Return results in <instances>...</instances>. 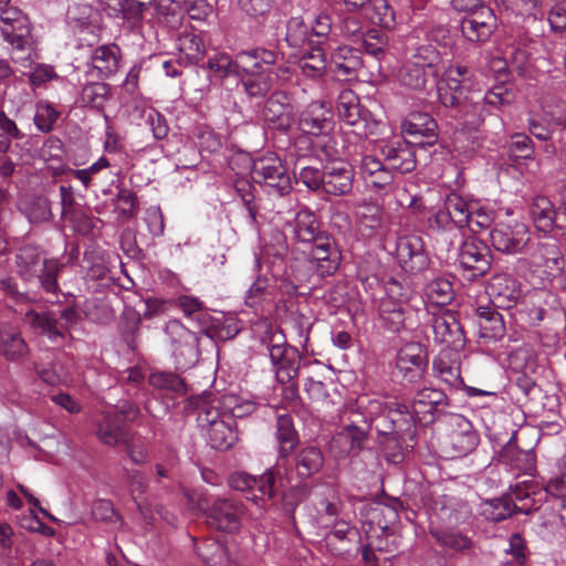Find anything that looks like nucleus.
<instances>
[{"label":"nucleus","instance_id":"obj_51","mask_svg":"<svg viewBox=\"0 0 566 566\" xmlns=\"http://www.w3.org/2000/svg\"><path fill=\"white\" fill-rule=\"evenodd\" d=\"M474 202H468L457 192L449 193L444 199V207L450 212L454 226L459 229L470 223L471 208Z\"/></svg>","mask_w":566,"mask_h":566},{"label":"nucleus","instance_id":"obj_43","mask_svg":"<svg viewBox=\"0 0 566 566\" xmlns=\"http://www.w3.org/2000/svg\"><path fill=\"white\" fill-rule=\"evenodd\" d=\"M199 555L207 566H234L228 548L219 541H207L199 547Z\"/></svg>","mask_w":566,"mask_h":566},{"label":"nucleus","instance_id":"obj_41","mask_svg":"<svg viewBox=\"0 0 566 566\" xmlns=\"http://www.w3.org/2000/svg\"><path fill=\"white\" fill-rule=\"evenodd\" d=\"M454 297L452 283L444 277L430 281L424 289V298L432 306L443 307Z\"/></svg>","mask_w":566,"mask_h":566},{"label":"nucleus","instance_id":"obj_45","mask_svg":"<svg viewBox=\"0 0 566 566\" xmlns=\"http://www.w3.org/2000/svg\"><path fill=\"white\" fill-rule=\"evenodd\" d=\"M276 440L279 452L282 458L287 457L297 443V433L294 429L292 418L281 415L276 420Z\"/></svg>","mask_w":566,"mask_h":566},{"label":"nucleus","instance_id":"obj_6","mask_svg":"<svg viewBox=\"0 0 566 566\" xmlns=\"http://www.w3.org/2000/svg\"><path fill=\"white\" fill-rule=\"evenodd\" d=\"M252 179L269 195L282 197L292 189V180L282 159L275 153H266L253 160Z\"/></svg>","mask_w":566,"mask_h":566},{"label":"nucleus","instance_id":"obj_44","mask_svg":"<svg viewBox=\"0 0 566 566\" xmlns=\"http://www.w3.org/2000/svg\"><path fill=\"white\" fill-rule=\"evenodd\" d=\"M336 109L339 118L347 125H355L360 118L358 96L352 90H343L337 98Z\"/></svg>","mask_w":566,"mask_h":566},{"label":"nucleus","instance_id":"obj_49","mask_svg":"<svg viewBox=\"0 0 566 566\" xmlns=\"http://www.w3.org/2000/svg\"><path fill=\"white\" fill-rule=\"evenodd\" d=\"M497 213L490 203L481 205L474 202L471 208L470 223L468 227L472 232L489 230L497 221Z\"/></svg>","mask_w":566,"mask_h":566},{"label":"nucleus","instance_id":"obj_58","mask_svg":"<svg viewBox=\"0 0 566 566\" xmlns=\"http://www.w3.org/2000/svg\"><path fill=\"white\" fill-rule=\"evenodd\" d=\"M361 48L365 53L375 59L377 72L380 75L381 66L379 61L384 55L385 40L379 31L371 29L366 32L360 39Z\"/></svg>","mask_w":566,"mask_h":566},{"label":"nucleus","instance_id":"obj_31","mask_svg":"<svg viewBox=\"0 0 566 566\" xmlns=\"http://www.w3.org/2000/svg\"><path fill=\"white\" fill-rule=\"evenodd\" d=\"M437 123L427 113L415 112L411 113L402 123V133L410 137H423L428 144H431L437 138Z\"/></svg>","mask_w":566,"mask_h":566},{"label":"nucleus","instance_id":"obj_9","mask_svg":"<svg viewBox=\"0 0 566 566\" xmlns=\"http://www.w3.org/2000/svg\"><path fill=\"white\" fill-rule=\"evenodd\" d=\"M323 153L329 160L324 167V191L334 196L348 193L353 188L354 170L347 161L340 159L343 150L338 146L337 136L335 146L324 145Z\"/></svg>","mask_w":566,"mask_h":566},{"label":"nucleus","instance_id":"obj_46","mask_svg":"<svg viewBox=\"0 0 566 566\" xmlns=\"http://www.w3.org/2000/svg\"><path fill=\"white\" fill-rule=\"evenodd\" d=\"M433 371L436 377L450 388L459 389L463 385L460 365L444 356H439L433 360Z\"/></svg>","mask_w":566,"mask_h":566},{"label":"nucleus","instance_id":"obj_61","mask_svg":"<svg viewBox=\"0 0 566 566\" xmlns=\"http://www.w3.org/2000/svg\"><path fill=\"white\" fill-rule=\"evenodd\" d=\"M83 317L95 323H105L112 313L105 303L98 298H87L82 303Z\"/></svg>","mask_w":566,"mask_h":566},{"label":"nucleus","instance_id":"obj_55","mask_svg":"<svg viewBox=\"0 0 566 566\" xmlns=\"http://www.w3.org/2000/svg\"><path fill=\"white\" fill-rule=\"evenodd\" d=\"M11 45V59L22 67H30L38 57L31 41V35L8 42Z\"/></svg>","mask_w":566,"mask_h":566},{"label":"nucleus","instance_id":"obj_33","mask_svg":"<svg viewBox=\"0 0 566 566\" xmlns=\"http://www.w3.org/2000/svg\"><path fill=\"white\" fill-rule=\"evenodd\" d=\"M530 213L538 231L547 233L553 230L557 212L547 197L535 196L530 206Z\"/></svg>","mask_w":566,"mask_h":566},{"label":"nucleus","instance_id":"obj_16","mask_svg":"<svg viewBox=\"0 0 566 566\" xmlns=\"http://www.w3.org/2000/svg\"><path fill=\"white\" fill-rule=\"evenodd\" d=\"M492 245L504 253H520L530 241L528 228L524 223L514 226L497 221L490 230Z\"/></svg>","mask_w":566,"mask_h":566},{"label":"nucleus","instance_id":"obj_47","mask_svg":"<svg viewBox=\"0 0 566 566\" xmlns=\"http://www.w3.org/2000/svg\"><path fill=\"white\" fill-rule=\"evenodd\" d=\"M301 73L308 78H319L326 71V56L322 48L305 51L300 61Z\"/></svg>","mask_w":566,"mask_h":566},{"label":"nucleus","instance_id":"obj_36","mask_svg":"<svg viewBox=\"0 0 566 566\" xmlns=\"http://www.w3.org/2000/svg\"><path fill=\"white\" fill-rule=\"evenodd\" d=\"M480 336L486 339H497L504 335L505 326L502 315L491 306H480L476 310Z\"/></svg>","mask_w":566,"mask_h":566},{"label":"nucleus","instance_id":"obj_24","mask_svg":"<svg viewBox=\"0 0 566 566\" xmlns=\"http://www.w3.org/2000/svg\"><path fill=\"white\" fill-rule=\"evenodd\" d=\"M361 66L363 60L357 49L342 45L332 53L329 67L339 81L356 78Z\"/></svg>","mask_w":566,"mask_h":566},{"label":"nucleus","instance_id":"obj_11","mask_svg":"<svg viewBox=\"0 0 566 566\" xmlns=\"http://www.w3.org/2000/svg\"><path fill=\"white\" fill-rule=\"evenodd\" d=\"M298 125L305 134L321 138L316 146L322 150L324 145L335 146V138L329 135L334 127L333 115L324 103L308 104L300 115Z\"/></svg>","mask_w":566,"mask_h":566},{"label":"nucleus","instance_id":"obj_29","mask_svg":"<svg viewBox=\"0 0 566 566\" xmlns=\"http://www.w3.org/2000/svg\"><path fill=\"white\" fill-rule=\"evenodd\" d=\"M119 48L115 44L101 45L91 53L92 70L88 71L91 77L106 78L114 74L118 69Z\"/></svg>","mask_w":566,"mask_h":566},{"label":"nucleus","instance_id":"obj_28","mask_svg":"<svg viewBox=\"0 0 566 566\" xmlns=\"http://www.w3.org/2000/svg\"><path fill=\"white\" fill-rule=\"evenodd\" d=\"M95 434L106 446L114 447L126 441L127 432L119 421L116 410H103L96 421Z\"/></svg>","mask_w":566,"mask_h":566},{"label":"nucleus","instance_id":"obj_50","mask_svg":"<svg viewBox=\"0 0 566 566\" xmlns=\"http://www.w3.org/2000/svg\"><path fill=\"white\" fill-rule=\"evenodd\" d=\"M207 65L209 71L218 78L239 77L241 74L239 53H237L234 60L227 53H217L209 57Z\"/></svg>","mask_w":566,"mask_h":566},{"label":"nucleus","instance_id":"obj_52","mask_svg":"<svg viewBox=\"0 0 566 566\" xmlns=\"http://www.w3.org/2000/svg\"><path fill=\"white\" fill-rule=\"evenodd\" d=\"M437 76L428 74L421 66L408 60L400 70V82L412 90H423L428 81L434 80Z\"/></svg>","mask_w":566,"mask_h":566},{"label":"nucleus","instance_id":"obj_25","mask_svg":"<svg viewBox=\"0 0 566 566\" xmlns=\"http://www.w3.org/2000/svg\"><path fill=\"white\" fill-rule=\"evenodd\" d=\"M534 511H537V505L534 501L531 504L525 503L517 505L516 503H512V499L506 495L486 500L480 506V514L485 520L492 522L506 520L515 512L531 514Z\"/></svg>","mask_w":566,"mask_h":566},{"label":"nucleus","instance_id":"obj_35","mask_svg":"<svg viewBox=\"0 0 566 566\" xmlns=\"http://www.w3.org/2000/svg\"><path fill=\"white\" fill-rule=\"evenodd\" d=\"M265 117L280 129H287L292 123V107L289 97L281 92L274 93L268 101Z\"/></svg>","mask_w":566,"mask_h":566},{"label":"nucleus","instance_id":"obj_56","mask_svg":"<svg viewBox=\"0 0 566 566\" xmlns=\"http://www.w3.org/2000/svg\"><path fill=\"white\" fill-rule=\"evenodd\" d=\"M25 217L31 223H40L50 221L53 217L51 203L44 197L33 198L30 202L21 208Z\"/></svg>","mask_w":566,"mask_h":566},{"label":"nucleus","instance_id":"obj_12","mask_svg":"<svg viewBox=\"0 0 566 566\" xmlns=\"http://www.w3.org/2000/svg\"><path fill=\"white\" fill-rule=\"evenodd\" d=\"M474 87L473 72L465 65H451L438 83V97L446 107H454L465 99L464 93Z\"/></svg>","mask_w":566,"mask_h":566},{"label":"nucleus","instance_id":"obj_37","mask_svg":"<svg viewBox=\"0 0 566 566\" xmlns=\"http://www.w3.org/2000/svg\"><path fill=\"white\" fill-rule=\"evenodd\" d=\"M0 353L10 360L23 357L28 353V345L20 332L10 326H0Z\"/></svg>","mask_w":566,"mask_h":566},{"label":"nucleus","instance_id":"obj_34","mask_svg":"<svg viewBox=\"0 0 566 566\" xmlns=\"http://www.w3.org/2000/svg\"><path fill=\"white\" fill-rule=\"evenodd\" d=\"M501 460L516 473L532 475L535 471L536 458L532 450H521L507 444L501 453Z\"/></svg>","mask_w":566,"mask_h":566},{"label":"nucleus","instance_id":"obj_62","mask_svg":"<svg viewBox=\"0 0 566 566\" xmlns=\"http://www.w3.org/2000/svg\"><path fill=\"white\" fill-rule=\"evenodd\" d=\"M20 138H22V133L17 124L3 111H0V151L7 153L11 146V139Z\"/></svg>","mask_w":566,"mask_h":566},{"label":"nucleus","instance_id":"obj_22","mask_svg":"<svg viewBox=\"0 0 566 566\" xmlns=\"http://www.w3.org/2000/svg\"><path fill=\"white\" fill-rule=\"evenodd\" d=\"M436 342L458 349L464 345V334L460 323L450 312L434 314L431 322Z\"/></svg>","mask_w":566,"mask_h":566},{"label":"nucleus","instance_id":"obj_20","mask_svg":"<svg viewBox=\"0 0 566 566\" xmlns=\"http://www.w3.org/2000/svg\"><path fill=\"white\" fill-rule=\"evenodd\" d=\"M269 356L279 382L289 384L295 379L301 363L300 352L295 347L274 344L269 348Z\"/></svg>","mask_w":566,"mask_h":566},{"label":"nucleus","instance_id":"obj_8","mask_svg":"<svg viewBox=\"0 0 566 566\" xmlns=\"http://www.w3.org/2000/svg\"><path fill=\"white\" fill-rule=\"evenodd\" d=\"M276 470L268 469L262 475L254 476L245 472H237L230 476V486L239 492L247 493L248 501L254 503L259 509L266 510L276 492Z\"/></svg>","mask_w":566,"mask_h":566},{"label":"nucleus","instance_id":"obj_63","mask_svg":"<svg viewBox=\"0 0 566 566\" xmlns=\"http://www.w3.org/2000/svg\"><path fill=\"white\" fill-rule=\"evenodd\" d=\"M149 384L157 389H166L181 392L185 389L182 379L171 373H154L149 377Z\"/></svg>","mask_w":566,"mask_h":566},{"label":"nucleus","instance_id":"obj_15","mask_svg":"<svg viewBox=\"0 0 566 566\" xmlns=\"http://www.w3.org/2000/svg\"><path fill=\"white\" fill-rule=\"evenodd\" d=\"M396 256L405 272L420 273L428 269L430 260L419 235H402L396 242Z\"/></svg>","mask_w":566,"mask_h":566},{"label":"nucleus","instance_id":"obj_2","mask_svg":"<svg viewBox=\"0 0 566 566\" xmlns=\"http://www.w3.org/2000/svg\"><path fill=\"white\" fill-rule=\"evenodd\" d=\"M385 163L373 155L361 158L359 174L369 188L388 191L391 187L392 171L407 174L416 168V154L409 142L402 137L386 140L380 146Z\"/></svg>","mask_w":566,"mask_h":566},{"label":"nucleus","instance_id":"obj_14","mask_svg":"<svg viewBox=\"0 0 566 566\" xmlns=\"http://www.w3.org/2000/svg\"><path fill=\"white\" fill-rule=\"evenodd\" d=\"M428 358L419 343L405 344L396 357V370L403 381L413 384L421 380L427 371Z\"/></svg>","mask_w":566,"mask_h":566},{"label":"nucleus","instance_id":"obj_10","mask_svg":"<svg viewBox=\"0 0 566 566\" xmlns=\"http://www.w3.org/2000/svg\"><path fill=\"white\" fill-rule=\"evenodd\" d=\"M165 333L170 339L178 369H187L199 360V337L197 334L189 331L177 319H171L166 324Z\"/></svg>","mask_w":566,"mask_h":566},{"label":"nucleus","instance_id":"obj_27","mask_svg":"<svg viewBox=\"0 0 566 566\" xmlns=\"http://www.w3.org/2000/svg\"><path fill=\"white\" fill-rule=\"evenodd\" d=\"M0 31L7 42L31 35L28 17L14 7L0 9Z\"/></svg>","mask_w":566,"mask_h":566},{"label":"nucleus","instance_id":"obj_18","mask_svg":"<svg viewBox=\"0 0 566 566\" xmlns=\"http://www.w3.org/2000/svg\"><path fill=\"white\" fill-rule=\"evenodd\" d=\"M463 36L473 43H483L490 39L496 28V18L489 7H481L465 15L461 21Z\"/></svg>","mask_w":566,"mask_h":566},{"label":"nucleus","instance_id":"obj_1","mask_svg":"<svg viewBox=\"0 0 566 566\" xmlns=\"http://www.w3.org/2000/svg\"><path fill=\"white\" fill-rule=\"evenodd\" d=\"M293 238L310 248L308 262L318 276L333 275L340 264V251L332 235L321 228L315 213L306 208H301L287 222Z\"/></svg>","mask_w":566,"mask_h":566},{"label":"nucleus","instance_id":"obj_21","mask_svg":"<svg viewBox=\"0 0 566 566\" xmlns=\"http://www.w3.org/2000/svg\"><path fill=\"white\" fill-rule=\"evenodd\" d=\"M486 292L496 307L511 308L521 297L518 282L511 275L501 273L491 277Z\"/></svg>","mask_w":566,"mask_h":566},{"label":"nucleus","instance_id":"obj_39","mask_svg":"<svg viewBox=\"0 0 566 566\" xmlns=\"http://www.w3.org/2000/svg\"><path fill=\"white\" fill-rule=\"evenodd\" d=\"M178 50L185 66L198 63L206 53L201 36L193 32H185L178 38Z\"/></svg>","mask_w":566,"mask_h":566},{"label":"nucleus","instance_id":"obj_60","mask_svg":"<svg viewBox=\"0 0 566 566\" xmlns=\"http://www.w3.org/2000/svg\"><path fill=\"white\" fill-rule=\"evenodd\" d=\"M511 493L507 495L512 499V503H516L517 505H523L525 503L531 504L533 501L537 505V510L539 509V500H536V486L532 481H522L517 482L510 488Z\"/></svg>","mask_w":566,"mask_h":566},{"label":"nucleus","instance_id":"obj_64","mask_svg":"<svg viewBox=\"0 0 566 566\" xmlns=\"http://www.w3.org/2000/svg\"><path fill=\"white\" fill-rule=\"evenodd\" d=\"M547 494L560 500V517L566 523V472L558 478L552 479L545 488Z\"/></svg>","mask_w":566,"mask_h":566},{"label":"nucleus","instance_id":"obj_4","mask_svg":"<svg viewBox=\"0 0 566 566\" xmlns=\"http://www.w3.org/2000/svg\"><path fill=\"white\" fill-rule=\"evenodd\" d=\"M447 406L448 397L443 390L423 387L415 392L410 405L392 401L388 409L395 429L403 431L417 423L427 426L433 422L436 415Z\"/></svg>","mask_w":566,"mask_h":566},{"label":"nucleus","instance_id":"obj_42","mask_svg":"<svg viewBox=\"0 0 566 566\" xmlns=\"http://www.w3.org/2000/svg\"><path fill=\"white\" fill-rule=\"evenodd\" d=\"M409 60L434 76H438L443 67L441 53L429 43L419 45Z\"/></svg>","mask_w":566,"mask_h":566},{"label":"nucleus","instance_id":"obj_48","mask_svg":"<svg viewBox=\"0 0 566 566\" xmlns=\"http://www.w3.org/2000/svg\"><path fill=\"white\" fill-rule=\"evenodd\" d=\"M239 77L251 97L265 96L273 85V74H268L265 71H261V73L241 72Z\"/></svg>","mask_w":566,"mask_h":566},{"label":"nucleus","instance_id":"obj_13","mask_svg":"<svg viewBox=\"0 0 566 566\" xmlns=\"http://www.w3.org/2000/svg\"><path fill=\"white\" fill-rule=\"evenodd\" d=\"M458 261L460 266L467 272V277L474 280L490 271L492 254L486 244L474 237H470L462 242Z\"/></svg>","mask_w":566,"mask_h":566},{"label":"nucleus","instance_id":"obj_57","mask_svg":"<svg viewBox=\"0 0 566 566\" xmlns=\"http://www.w3.org/2000/svg\"><path fill=\"white\" fill-rule=\"evenodd\" d=\"M455 107H458V105ZM459 113L464 125L470 129L479 128L485 117V109L480 101L469 102L465 99L463 103L461 101L459 104Z\"/></svg>","mask_w":566,"mask_h":566},{"label":"nucleus","instance_id":"obj_26","mask_svg":"<svg viewBox=\"0 0 566 566\" xmlns=\"http://www.w3.org/2000/svg\"><path fill=\"white\" fill-rule=\"evenodd\" d=\"M0 31L7 42L31 35L28 17L14 7L0 9Z\"/></svg>","mask_w":566,"mask_h":566},{"label":"nucleus","instance_id":"obj_7","mask_svg":"<svg viewBox=\"0 0 566 566\" xmlns=\"http://www.w3.org/2000/svg\"><path fill=\"white\" fill-rule=\"evenodd\" d=\"M197 421L207 442L216 450H228L238 440L235 420L221 416L217 407L201 408Z\"/></svg>","mask_w":566,"mask_h":566},{"label":"nucleus","instance_id":"obj_23","mask_svg":"<svg viewBox=\"0 0 566 566\" xmlns=\"http://www.w3.org/2000/svg\"><path fill=\"white\" fill-rule=\"evenodd\" d=\"M25 324L38 335L45 336L53 344L65 342V332L59 325V318L53 311L36 312L30 310L24 315Z\"/></svg>","mask_w":566,"mask_h":566},{"label":"nucleus","instance_id":"obj_38","mask_svg":"<svg viewBox=\"0 0 566 566\" xmlns=\"http://www.w3.org/2000/svg\"><path fill=\"white\" fill-rule=\"evenodd\" d=\"M324 457L317 447L303 448L296 457L295 469L300 478H310L323 468Z\"/></svg>","mask_w":566,"mask_h":566},{"label":"nucleus","instance_id":"obj_19","mask_svg":"<svg viewBox=\"0 0 566 566\" xmlns=\"http://www.w3.org/2000/svg\"><path fill=\"white\" fill-rule=\"evenodd\" d=\"M379 315L386 329L398 333L411 329L417 323V312L409 305L385 297L379 304Z\"/></svg>","mask_w":566,"mask_h":566},{"label":"nucleus","instance_id":"obj_3","mask_svg":"<svg viewBox=\"0 0 566 566\" xmlns=\"http://www.w3.org/2000/svg\"><path fill=\"white\" fill-rule=\"evenodd\" d=\"M187 504L190 510L205 514L207 523L219 532L237 534L247 520L248 510L240 500L227 496H218L211 501L201 490L185 491Z\"/></svg>","mask_w":566,"mask_h":566},{"label":"nucleus","instance_id":"obj_54","mask_svg":"<svg viewBox=\"0 0 566 566\" xmlns=\"http://www.w3.org/2000/svg\"><path fill=\"white\" fill-rule=\"evenodd\" d=\"M109 97V86L103 82L87 84L81 92V102L84 106L101 109Z\"/></svg>","mask_w":566,"mask_h":566},{"label":"nucleus","instance_id":"obj_40","mask_svg":"<svg viewBox=\"0 0 566 566\" xmlns=\"http://www.w3.org/2000/svg\"><path fill=\"white\" fill-rule=\"evenodd\" d=\"M220 412L223 417L243 418L252 413L255 409V402L245 399L235 394H226L220 398Z\"/></svg>","mask_w":566,"mask_h":566},{"label":"nucleus","instance_id":"obj_17","mask_svg":"<svg viewBox=\"0 0 566 566\" xmlns=\"http://www.w3.org/2000/svg\"><path fill=\"white\" fill-rule=\"evenodd\" d=\"M449 423L451 427L448 434L450 455L460 458L473 451L479 443V436L472 423L459 413L452 415Z\"/></svg>","mask_w":566,"mask_h":566},{"label":"nucleus","instance_id":"obj_53","mask_svg":"<svg viewBox=\"0 0 566 566\" xmlns=\"http://www.w3.org/2000/svg\"><path fill=\"white\" fill-rule=\"evenodd\" d=\"M285 41L292 48H304L306 44L311 46L314 43L308 27L300 17H293L287 21Z\"/></svg>","mask_w":566,"mask_h":566},{"label":"nucleus","instance_id":"obj_32","mask_svg":"<svg viewBox=\"0 0 566 566\" xmlns=\"http://www.w3.org/2000/svg\"><path fill=\"white\" fill-rule=\"evenodd\" d=\"M565 261L559 245L555 241L539 242L533 253L535 266L544 268L548 277H552Z\"/></svg>","mask_w":566,"mask_h":566},{"label":"nucleus","instance_id":"obj_59","mask_svg":"<svg viewBox=\"0 0 566 566\" xmlns=\"http://www.w3.org/2000/svg\"><path fill=\"white\" fill-rule=\"evenodd\" d=\"M373 9L370 21L385 29H392L396 24L395 12L387 0H370Z\"/></svg>","mask_w":566,"mask_h":566},{"label":"nucleus","instance_id":"obj_30","mask_svg":"<svg viewBox=\"0 0 566 566\" xmlns=\"http://www.w3.org/2000/svg\"><path fill=\"white\" fill-rule=\"evenodd\" d=\"M277 57L279 54L275 51L264 48L240 51V72L261 73V71H265L268 74H273V67Z\"/></svg>","mask_w":566,"mask_h":566},{"label":"nucleus","instance_id":"obj_5","mask_svg":"<svg viewBox=\"0 0 566 566\" xmlns=\"http://www.w3.org/2000/svg\"><path fill=\"white\" fill-rule=\"evenodd\" d=\"M15 264L18 274L24 281L38 277L44 291L54 294L57 292L56 280L61 266L56 260H44L38 248L24 245L15 255Z\"/></svg>","mask_w":566,"mask_h":566}]
</instances>
